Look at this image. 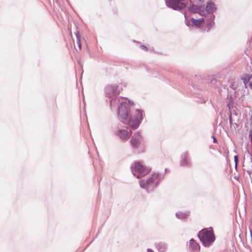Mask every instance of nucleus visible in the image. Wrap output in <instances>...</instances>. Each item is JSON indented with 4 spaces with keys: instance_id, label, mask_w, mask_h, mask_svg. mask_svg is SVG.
Segmentation results:
<instances>
[{
    "instance_id": "nucleus-15",
    "label": "nucleus",
    "mask_w": 252,
    "mask_h": 252,
    "mask_svg": "<svg viewBox=\"0 0 252 252\" xmlns=\"http://www.w3.org/2000/svg\"><path fill=\"white\" fill-rule=\"evenodd\" d=\"M182 160L181 161V165L182 166H188L189 164V162L188 161L187 159L188 158V152H186L184 153L182 156Z\"/></svg>"
},
{
    "instance_id": "nucleus-18",
    "label": "nucleus",
    "mask_w": 252,
    "mask_h": 252,
    "mask_svg": "<svg viewBox=\"0 0 252 252\" xmlns=\"http://www.w3.org/2000/svg\"><path fill=\"white\" fill-rule=\"evenodd\" d=\"M241 79L245 86H246L250 82L249 78H247L245 75L244 77H242Z\"/></svg>"
},
{
    "instance_id": "nucleus-6",
    "label": "nucleus",
    "mask_w": 252,
    "mask_h": 252,
    "mask_svg": "<svg viewBox=\"0 0 252 252\" xmlns=\"http://www.w3.org/2000/svg\"><path fill=\"white\" fill-rule=\"evenodd\" d=\"M186 0H165L166 5L174 10H182L186 6Z\"/></svg>"
},
{
    "instance_id": "nucleus-11",
    "label": "nucleus",
    "mask_w": 252,
    "mask_h": 252,
    "mask_svg": "<svg viewBox=\"0 0 252 252\" xmlns=\"http://www.w3.org/2000/svg\"><path fill=\"white\" fill-rule=\"evenodd\" d=\"M155 246L159 252H166L168 249L167 243L162 241L155 243Z\"/></svg>"
},
{
    "instance_id": "nucleus-1",
    "label": "nucleus",
    "mask_w": 252,
    "mask_h": 252,
    "mask_svg": "<svg viewBox=\"0 0 252 252\" xmlns=\"http://www.w3.org/2000/svg\"><path fill=\"white\" fill-rule=\"evenodd\" d=\"M129 104L126 102H121L118 107V117L119 120L125 124L128 125L132 129H137L144 116V112L140 109H137L133 115L130 114V108L129 105H132L133 102L128 101Z\"/></svg>"
},
{
    "instance_id": "nucleus-10",
    "label": "nucleus",
    "mask_w": 252,
    "mask_h": 252,
    "mask_svg": "<svg viewBox=\"0 0 252 252\" xmlns=\"http://www.w3.org/2000/svg\"><path fill=\"white\" fill-rule=\"evenodd\" d=\"M142 139V137L139 131H137L134 134V137L130 140L131 144L134 149H137L139 147Z\"/></svg>"
},
{
    "instance_id": "nucleus-25",
    "label": "nucleus",
    "mask_w": 252,
    "mask_h": 252,
    "mask_svg": "<svg viewBox=\"0 0 252 252\" xmlns=\"http://www.w3.org/2000/svg\"><path fill=\"white\" fill-rule=\"evenodd\" d=\"M229 124H230V126H231L232 125V119L231 115H230L229 117Z\"/></svg>"
},
{
    "instance_id": "nucleus-22",
    "label": "nucleus",
    "mask_w": 252,
    "mask_h": 252,
    "mask_svg": "<svg viewBox=\"0 0 252 252\" xmlns=\"http://www.w3.org/2000/svg\"><path fill=\"white\" fill-rule=\"evenodd\" d=\"M249 137L250 139L251 142L252 143V129L250 131Z\"/></svg>"
},
{
    "instance_id": "nucleus-13",
    "label": "nucleus",
    "mask_w": 252,
    "mask_h": 252,
    "mask_svg": "<svg viewBox=\"0 0 252 252\" xmlns=\"http://www.w3.org/2000/svg\"><path fill=\"white\" fill-rule=\"evenodd\" d=\"M123 98H118V97L115 96L113 98L110 100V105L111 108L115 107L116 105L120 104L122 101Z\"/></svg>"
},
{
    "instance_id": "nucleus-5",
    "label": "nucleus",
    "mask_w": 252,
    "mask_h": 252,
    "mask_svg": "<svg viewBox=\"0 0 252 252\" xmlns=\"http://www.w3.org/2000/svg\"><path fill=\"white\" fill-rule=\"evenodd\" d=\"M133 175L137 178H141L146 175L151 171V168L143 165L140 161H136L131 166Z\"/></svg>"
},
{
    "instance_id": "nucleus-14",
    "label": "nucleus",
    "mask_w": 252,
    "mask_h": 252,
    "mask_svg": "<svg viewBox=\"0 0 252 252\" xmlns=\"http://www.w3.org/2000/svg\"><path fill=\"white\" fill-rule=\"evenodd\" d=\"M190 212L186 211L185 212H178L176 213V217L181 220H184L187 219L190 215Z\"/></svg>"
},
{
    "instance_id": "nucleus-29",
    "label": "nucleus",
    "mask_w": 252,
    "mask_h": 252,
    "mask_svg": "<svg viewBox=\"0 0 252 252\" xmlns=\"http://www.w3.org/2000/svg\"><path fill=\"white\" fill-rule=\"evenodd\" d=\"M147 252H154V251L152 249H147Z\"/></svg>"
},
{
    "instance_id": "nucleus-7",
    "label": "nucleus",
    "mask_w": 252,
    "mask_h": 252,
    "mask_svg": "<svg viewBox=\"0 0 252 252\" xmlns=\"http://www.w3.org/2000/svg\"><path fill=\"white\" fill-rule=\"evenodd\" d=\"M122 88L121 86L116 85H109L105 88L106 96L108 97H115L119 95Z\"/></svg>"
},
{
    "instance_id": "nucleus-3",
    "label": "nucleus",
    "mask_w": 252,
    "mask_h": 252,
    "mask_svg": "<svg viewBox=\"0 0 252 252\" xmlns=\"http://www.w3.org/2000/svg\"><path fill=\"white\" fill-rule=\"evenodd\" d=\"M164 173H154L147 179H142L139 181L141 188L150 192L157 187L160 182L164 178Z\"/></svg>"
},
{
    "instance_id": "nucleus-31",
    "label": "nucleus",
    "mask_w": 252,
    "mask_h": 252,
    "mask_svg": "<svg viewBox=\"0 0 252 252\" xmlns=\"http://www.w3.org/2000/svg\"><path fill=\"white\" fill-rule=\"evenodd\" d=\"M167 169L166 168L165 169V172L167 171Z\"/></svg>"
},
{
    "instance_id": "nucleus-4",
    "label": "nucleus",
    "mask_w": 252,
    "mask_h": 252,
    "mask_svg": "<svg viewBox=\"0 0 252 252\" xmlns=\"http://www.w3.org/2000/svg\"><path fill=\"white\" fill-rule=\"evenodd\" d=\"M197 236L205 247H210L215 240V236L212 230L203 229L198 232Z\"/></svg>"
},
{
    "instance_id": "nucleus-30",
    "label": "nucleus",
    "mask_w": 252,
    "mask_h": 252,
    "mask_svg": "<svg viewBox=\"0 0 252 252\" xmlns=\"http://www.w3.org/2000/svg\"><path fill=\"white\" fill-rule=\"evenodd\" d=\"M249 153L250 154L251 157H252V160L251 161L252 162V154H251L249 152Z\"/></svg>"
},
{
    "instance_id": "nucleus-17",
    "label": "nucleus",
    "mask_w": 252,
    "mask_h": 252,
    "mask_svg": "<svg viewBox=\"0 0 252 252\" xmlns=\"http://www.w3.org/2000/svg\"><path fill=\"white\" fill-rule=\"evenodd\" d=\"M75 35H76V36L77 41V43L78 44V46L79 47L80 50H81V41H80V39L79 32H76L75 33Z\"/></svg>"
},
{
    "instance_id": "nucleus-24",
    "label": "nucleus",
    "mask_w": 252,
    "mask_h": 252,
    "mask_svg": "<svg viewBox=\"0 0 252 252\" xmlns=\"http://www.w3.org/2000/svg\"><path fill=\"white\" fill-rule=\"evenodd\" d=\"M245 76L246 77H247V78H249L250 79V80L251 81V80L252 79V74H245Z\"/></svg>"
},
{
    "instance_id": "nucleus-27",
    "label": "nucleus",
    "mask_w": 252,
    "mask_h": 252,
    "mask_svg": "<svg viewBox=\"0 0 252 252\" xmlns=\"http://www.w3.org/2000/svg\"><path fill=\"white\" fill-rule=\"evenodd\" d=\"M248 86H249V87L250 88V89L252 90V81H250V82L248 83Z\"/></svg>"
},
{
    "instance_id": "nucleus-8",
    "label": "nucleus",
    "mask_w": 252,
    "mask_h": 252,
    "mask_svg": "<svg viewBox=\"0 0 252 252\" xmlns=\"http://www.w3.org/2000/svg\"><path fill=\"white\" fill-rule=\"evenodd\" d=\"M190 21L192 25L198 28H200L205 23L207 25V28L208 29L207 31H209L208 30V24L210 22V21L207 19L206 16H203V17L197 19L191 18Z\"/></svg>"
},
{
    "instance_id": "nucleus-19",
    "label": "nucleus",
    "mask_w": 252,
    "mask_h": 252,
    "mask_svg": "<svg viewBox=\"0 0 252 252\" xmlns=\"http://www.w3.org/2000/svg\"><path fill=\"white\" fill-rule=\"evenodd\" d=\"M234 162H235V168L237 169V167L238 166V164L239 162V158L237 155L234 156Z\"/></svg>"
},
{
    "instance_id": "nucleus-2",
    "label": "nucleus",
    "mask_w": 252,
    "mask_h": 252,
    "mask_svg": "<svg viewBox=\"0 0 252 252\" xmlns=\"http://www.w3.org/2000/svg\"><path fill=\"white\" fill-rule=\"evenodd\" d=\"M217 7L214 3L212 2H209L207 3L206 8L201 5H196L192 4L189 5L188 7V10L190 13H199L202 16H206L210 22L208 24V30L214 25V20L215 16L214 13L216 11Z\"/></svg>"
},
{
    "instance_id": "nucleus-21",
    "label": "nucleus",
    "mask_w": 252,
    "mask_h": 252,
    "mask_svg": "<svg viewBox=\"0 0 252 252\" xmlns=\"http://www.w3.org/2000/svg\"><path fill=\"white\" fill-rule=\"evenodd\" d=\"M217 83V80L215 79H212L210 82V83L214 86H217L216 84Z\"/></svg>"
},
{
    "instance_id": "nucleus-26",
    "label": "nucleus",
    "mask_w": 252,
    "mask_h": 252,
    "mask_svg": "<svg viewBox=\"0 0 252 252\" xmlns=\"http://www.w3.org/2000/svg\"><path fill=\"white\" fill-rule=\"evenodd\" d=\"M140 48L144 50H145V51L148 50L147 47L146 46H145V45H141Z\"/></svg>"
},
{
    "instance_id": "nucleus-20",
    "label": "nucleus",
    "mask_w": 252,
    "mask_h": 252,
    "mask_svg": "<svg viewBox=\"0 0 252 252\" xmlns=\"http://www.w3.org/2000/svg\"><path fill=\"white\" fill-rule=\"evenodd\" d=\"M184 16H185V23H186V25L187 26H189L190 25V22L189 21L187 20L186 14L185 13L184 14Z\"/></svg>"
},
{
    "instance_id": "nucleus-28",
    "label": "nucleus",
    "mask_w": 252,
    "mask_h": 252,
    "mask_svg": "<svg viewBox=\"0 0 252 252\" xmlns=\"http://www.w3.org/2000/svg\"><path fill=\"white\" fill-rule=\"evenodd\" d=\"M212 137L213 138V143H217V140L215 138V137L214 136H212Z\"/></svg>"
},
{
    "instance_id": "nucleus-23",
    "label": "nucleus",
    "mask_w": 252,
    "mask_h": 252,
    "mask_svg": "<svg viewBox=\"0 0 252 252\" xmlns=\"http://www.w3.org/2000/svg\"><path fill=\"white\" fill-rule=\"evenodd\" d=\"M245 76L246 77H247V78H249L250 79V80L251 81V80L252 79V74H245Z\"/></svg>"
},
{
    "instance_id": "nucleus-12",
    "label": "nucleus",
    "mask_w": 252,
    "mask_h": 252,
    "mask_svg": "<svg viewBox=\"0 0 252 252\" xmlns=\"http://www.w3.org/2000/svg\"><path fill=\"white\" fill-rule=\"evenodd\" d=\"M189 247L190 249L189 252H199L200 251V246L193 239L190 240Z\"/></svg>"
},
{
    "instance_id": "nucleus-32",
    "label": "nucleus",
    "mask_w": 252,
    "mask_h": 252,
    "mask_svg": "<svg viewBox=\"0 0 252 252\" xmlns=\"http://www.w3.org/2000/svg\"><path fill=\"white\" fill-rule=\"evenodd\" d=\"M247 173H248L249 174H250V173H251V172L247 171Z\"/></svg>"
},
{
    "instance_id": "nucleus-9",
    "label": "nucleus",
    "mask_w": 252,
    "mask_h": 252,
    "mask_svg": "<svg viewBox=\"0 0 252 252\" xmlns=\"http://www.w3.org/2000/svg\"><path fill=\"white\" fill-rule=\"evenodd\" d=\"M115 134L122 140H126L131 136L132 132L131 129H129V130L128 129H121L116 131Z\"/></svg>"
},
{
    "instance_id": "nucleus-16",
    "label": "nucleus",
    "mask_w": 252,
    "mask_h": 252,
    "mask_svg": "<svg viewBox=\"0 0 252 252\" xmlns=\"http://www.w3.org/2000/svg\"><path fill=\"white\" fill-rule=\"evenodd\" d=\"M204 1L205 0H192L190 1L191 3L190 5H191L192 4L198 5L197 4L202 3L204 2Z\"/></svg>"
}]
</instances>
